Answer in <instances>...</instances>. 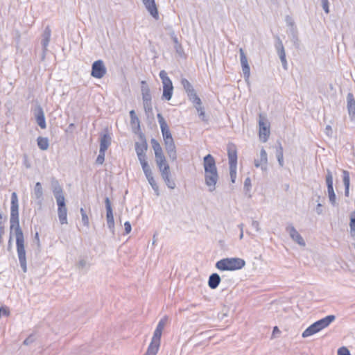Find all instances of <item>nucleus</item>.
Segmentation results:
<instances>
[{"mask_svg":"<svg viewBox=\"0 0 355 355\" xmlns=\"http://www.w3.org/2000/svg\"><path fill=\"white\" fill-rule=\"evenodd\" d=\"M240 61L242 67V71L244 78L247 80L250 75V68L248 64V58L243 49H239Z\"/></svg>","mask_w":355,"mask_h":355,"instance_id":"12","label":"nucleus"},{"mask_svg":"<svg viewBox=\"0 0 355 355\" xmlns=\"http://www.w3.org/2000/svg\"><path fill=\"white\" fill-rule=\"evenodd\" d=\"M140 164L141 165L142 170L146 175V179L153 176L151 168L148 165L147 160L141 162Z\"/></svg>","mask_w":355,"mask_h":355,"instance_id":"36","label":"nucleus"},{"mask_svg":"<svg viewBox=\"0 0 355 355\" xmlns=\"http://www.w3.org/2000/svg\"><path fill=\"white\" fill-rule=\"evenodd\" d=\"M51 187L54 197L59 195H63L62 188L58 180L53 179L51 182Z\"/></svg>","mask_w":355,"mask_h":355,"instance_id":"27","label":"nucleus"},{"mask_svg":"<svg viewBox=\"0 0 355 355\" xmlns=\"http://www.w3.org/2000/svg\"><path fill=\"white\" fill-rule=\"evenodd\" d=\"M159 77L163 84L162 98L167 101H169L172 97L173 91L172 81L171 80V79L167 75V73L164 70L160 71Z\"/></svg>","mask_w":355,"mask_h":355,"instance_id":"4","label":"nucleus"},{"mask_svg":"<svg viewBox=\"0 0 355 355\" xmlns=\"http://www.w3.org/2000/svg\"><path fill=\"white\" fill-rule=\"evenodd\" d=\"M196 107L198 112H199L200 116L202 118V119H204L205 112L203 111V109L201 107V105H196Z\"/></svg>","mask_w":355,"mask_h":355,"instance_id":"62","label":"nucleus"},{"mask_svg":"<svg viewBox=\"0 0 355 355\" xmlns=\"http://www.w3.org/2000/svg\"><path fill=\"white\" fill-rule=\"evenodd\" d=\"M161 175L166 186L170 189H174L175 187V183L173 180L170 178V169L169 166H166L164 167V170L162 173H161Z\"/></svg>","mask_w":355,"mask_h":355,"instance_id":"21","label":"nucleus"},{"mask_svg":"<svg viewBox=\"0 0 355 355\" xmlns=\"http://www.w3.org/2000/svg\"><path fill=\"white\" fill-rule=\"evenodd\" d=\"M130 123L132 126L137 125V128H139V120L136 115L135 110H131L130 112Z\"/></svg>","mask_w":355,"mask_h":355,"instance_id":"38","label":"nucleus"},{"mask_svg":"<svg viewBox=\"0 0 355 355\" xmlns=\"http://www.w3.org/2000/svg\"><path fill=\"white\" fill-rule=\"evenodd\" d=\"M37 146L42 150H46L49 146V139L46 137H39L37 139Z\"/></svg>","mask_w":355,"mask_h":355,"instance_id":"34","label":"nucleus"},{"mask_svg":"<svg viewBox=\"0 0 355 355\" xmlns=\"http://www.w3.org/2000/svg\"><path fill=\"white\" fill-rule=\"evenodd\" d=\"M252 227H254L257 232H259L260 231V227H259V223L258 221L257 220H252Z\"/></svg>","mask_w":355,"mask_h":355,"instance_id":"60","label":"nucleus"},{"mask_svg":"<svg viewBox=\"0 0 355 355\" xmlns=\"http://www.w3.org/2000/svg\"><path fill=\"white\" fill-rule=\"evenodd\" d=\"M159 344L150 342L146 352L144 355H156L159 348Z\"/></svg>","mask_w":355,"mask_h":355,"instance_id":"32","label":"nucleus"},{"mask_svg":"<svg viewBox=\"0 0 355 355\" xmlns=\"http://www.w3.org/2000/svg\"><path fill=\"white\" fill-rule=\"evenodd\" d=\"M187 96L191 101L196 105H201L202 102L200 98L198 96L194 89L187 92Z\"/></svg>","mask_w":355,"mask_h":355,"instance_id":"28","label":"nucleus"},{"mask_svg":"<svg viewBox=\"0 0 355 355\" xmlns=\"http://www.w3.org/2000/svg\"><path fill=\"white\" fill-rule=\"evenodd\" d=\"M157 117L160 125L164 141L173 140V139L172 135L163 116L160 113H159L157 114Z\"/></svg>","mask_w":355,"mask_h":355,"instance_id":"8","label":"nucleus"},{"mask_svg":"<svg viewBox=\"0 0 355 355\" xmlns=\"http://www.w3.org/2000/svg\"><path fill=\"white\" fill-rule=\"evenodd\" d=\"M336 319L335 315H329L324 318H322L314 322L315 327L318 329L319 331L327 327L332 322H334Z\"/></svg>","mask_w":355,"mask_h":355,"instance_id":"17","label":"nucleus"},{"mask_svg":"<svg viewBox=\"0 0 355 355\" xmlns=\"http://www.w3.org/2000/svg\"><path fill=\"white\" fill-rule=\"evenodd\" d=\"M33 114L37 125L42 128H46V120L43 108L40 105H37L33 109Z\"/></svg>","mask_w":355,"mask_h":355,"instance_id":"10","label":"nucleus"},{"mask_svg":"<svg viewBox=\"0 0 355 355\" xmlns=\"http://www.w3.org/2000/svg\"><path fill=\"white\" fill-rule=\"evenodd\" d=\"M343 184L345 185V196L348 197L349 193V182H350V178H349V173L347 171H343Z\"/></svg>","mask_w":355,"mask_h":355,"instance_id":"26","label":"nucleus"},{"mask_svg":"<svg viewBox=\"0 0 355 355\" xmlns=\"http://www.w3.org/2000/svg\"><path fill=\"white\" fill-rule=\"evenodd\" d=\"M275 48L277 54L280 58L281 62L284 69H287V61L286 59V53L283 43L279 37H277V42L275 44Z\"/></svg>","mask_w":355,"mask_h":355,"instance_id":"14","label":"nucleus"},{"mask_svg":"<svg viewBox=\"0 0 355 355\" xmlns=\"http://www.w3.org/2000/svg\"><path fill=\"white\" fill-rule=\"evenodd\" d=\"M153 188V189L154 190L155 194L157 196H159V187L158 185L157 184L156 182L155 183H153L152 185H150Z\"/></svg>","mask_w":355,"mask_h":355,"instance_id":"61","label":"nucleus"},{"mask_svg":"<svg viewBox=\"0 0 355 355\" xmlns=\"http://www.w3.org/2000/svg\"><path fill=\"white\" fill-rule=\"evenodd\" d=\"M321 5L324 11L328 14L329 12V0H321Z\"/></svg>","mask_w":355,"mask_h":355,"instance_id":"51","label":"nucleus"},{"mask_svg":"<svg viewBox=\"0 0 355 355\" xmlns=\"http://www.w3.org/2000/svg\"><path fill=\"white\" fill-rule=\"evenodd\" d=\"M319 332L317 327H315L314 323L310 325L308 328H306L302 333V336L303 338H306L311 336L316 333Z\"/></svg>","mask_w":355,"mask_h":355,"instance_id":"33","label":"nucleus"},{"mask_svg":"<svg viewBox=\"0 0 355 355\" xmlns=\"http://www.w3.org/2000/svg\"><path fill=\"white\" fill-rule=\"evenodd\" d=\"M143 103L144 102H150L151 101V94H142Z\"/></svg>","mask_w":355,"mask_h":355,"instance_id":"57","label":"nucleus"},{"mask_svg":"<svg viewBox=\"0 0 355 355\" xmlns=\"http://www.w3.org/2000/svg\"><path fill=\"white\" fill-rule=\"evenodd\" d=\"M146 10L155 19H159V13L155 0H142Z\"/></svg>","mask_w":355,"mask_h":355,"instance_id":"16","label":"nucleus"},{"mask_svg":"<svg viewBox=\"0 0 355 355\" xmlns=\"http://www.w3.org/2000/svg\"><path fill=\"white\" fill-rule=\"evenodd\" d=\"M144 110L146 114L152 113L153 112V107H152V103L150 102H144Z\"/></svg>","mask_w":355,"mask_h":355,"instance_id":"49","label":"nucleus"},{"mask_svg":"<svg viewBox=\"0 0 355 355\" xmlns=\"http://www.w3.org/2000/svg\"><path fill=\"white\" fill-rule=\"evenodd\" d=\"M220 277L218 274L217 273H212L209 277V280H208V286L211 289H216L220 282Z\"/></svg>","mask_w":355,"mask_h":355,"instance_id":"24","label":"nucleus"},{"mask_svg":"<svg viewBox=\"0 0 355 355\" xmlns=\"http://www.w3.org/2000/svg\"><path fill=\"white\" fill-rule=\"evenodd\" d=\"M203 167L205 170V183L208 187L209 192L216 189V185L219 180L216 161L214 157L208 154L203 158Z\"/></svg>","mask_w":355,"mask_h":355,"instance_id":"2","label":"nucleus"},{"mask_svg":"<svg viewBox=\"0 0 355 355\" xmlns=\"http://www.w3.org/2000/svg\"><path fill=\"white\" fill-rule=\"evenodd\" d=\"M162 331L155 329L151 342L156 343L160 345V339L162 336Z\"/></svg>","mask_w":355,"mask_h":355,"instance_id":"39","label":"nucleus"},{"mask_svg":"<svg viewBox=\"0 0 355 355\" xmlns=\"http://www.w3.org/2000/svg\"><path fill=\"white\" fill-rule=\"evenodd\" d=\"M329 202L333 206L336 205V197L333 187L327 188Z\"/></svg>","mask_w":355,"mask_h":355,"instance_id":"37","label":"nucleus"},{"mask_svg":"<svg viewBox=\"0 0 355 355\" xmlns=\"http://www.w3.org/2000/svg\"><path fill=\"white\" fill-rule=\"evenodd\" d=\"M105 151H102L99 150V154L96 158V162L98 164H102L105 160Z\"/></svg>","mask_w":355,"mask_h":355,"instance_id":"47","label":"nucleus"},{"mask_svg":"<svg viewBox=\"0 0 355 355\" xmlns=\"http://www.w3.org/2000/svg\"><path fill=\"white\" fill-rule=\"evenodd\" d=\"M105 208H106V220L107 225L110 232L114 234V220L113 211L111 206V202L109 198L106 197L105 199Z\"/></svg>","mask_w":355,"mask_h":355,"instance_id":"6","label":"nucleus"},{"mask_svg":"<svg viewBox=\"0 0 355 355\" xmlns=\"http://www.w3.org/2000/svg\"><path fill=\"white\" fill-rule=\"evenodd\" d=\"M58 215L60 223L62 225L67 224V209L66 206L62 207H58Z\"/></svg>","mask_w":355,"mask_h":355,"instance_id":"25","label":"nucleus"},{"mask_svg":"<svg viewBox=\"0 0 355 355\" xmlns=\"http://www.w3.org/2000/svg\"><path fill=\"white\" fill-rule=\"evenodd\" d=\"M147 148L148 146L146 140H142L141 142H136L135 151L139 162L146 160V152Z\"/></svg>","mask_w":355,"mask_h":355,"instance_id":"13","label":"nucleus"},{"mask_svg":"<svg viewBox=\"0 0 355 355\" xmlns=\"http://www.w3.org/2000/svg\"><path fill=\"white\" fill-rule=\"evenodd\" d=\"M141 94L150 93L149 87L148 86L146 82L144 80L141 81Z\"/></svg>","mask_w":355,"mask_h":355,"instance_id":"48","label":"nucleus"},{"mask_svg":"<svg viewBox=\"0 0 355 355\" xmlns=\"http://www.w3.org/2000/svg\"><path fill=\"white\" fill-rule=\"evenodd\" d=\"M326 183L327 188L333 187V176L330 170H327Z\"/></svg>","mask_w":355,"mask_h":355,"instance_id":"43","label":"nucleus"},{"mask_svg":"<svg viewBox=\"0 0 355 355\" xmlns=\"http://www.w3.org/2000/svg\"><path fill=\"white\" fill-rule=\"evenodd\" d=\"M322 205L318 202L317 206H316V208H315V211L316 213L318 214V215H320L322 214Z\"/></svg>","mask_w":355,"mask_h":355,"instance_id":"63","label":"nucleus"},{"mask_svg":"<svg viewBox=\"0 0 355 355\" xmlns=\"http://www.w3.org/2000/svg\"><path fill=\"white\" fill-rule=\"evenodd\" d=\"M55 198L56 200L58 207H62L66 206L64 194L55 196Z\"/></svg>","mask_w":355,"mask_h":355,"instance_id":"45","label":"nucleus"},{"mask_svg":"<svg viewBox=\"0 0 355 355\" xmlns=\"http://www.w3.org/2000/svg\"><path fill=\"white\" fill-rule=\"evenodd\" d=\"M5 234L4 222L0 221V243H2V236Z\"/></svg>","mask_w":355,"mask_h":355,"instance_id":"52","label":"nucleus"},{"mask_svg":"<svg viewBox=\"0 0 355 355\" xmlns=\"http://www.w3.org/2000/svg\"><path fill=\"white\" fill-rule=\"evenodd\" d=\"M155 161L160 171V173H162L164 166H168V164L166 163V160L164 154L155 156Z\"/></svg>","mask_w":355,"mask_h":355,"instance_id":"31","label":"nucleus"},{"mask_svg":"<svg viewBox=\"0 0 355 355\" xmlns=\"http://www.w3.org/2000/svg\"><path fill=\"white\" fill-rule=\"evenodd\" d=\"M332 133H333V131H332L331 126L330 125H327L326 126V128H325V134L328 137H331L332 136Z\"/></svg>","mask_w":355,"mask_h":355,"instance_id":"59","label":"nucleus"},{"mask_svg":"<svg viewBox=\"0 0 355 355\" xmlns=\"http://www.w3.org/2000/svg\"><path fill=\"white\" fill-rule=\"evenodd\" d=\"M181 84L183 86L186 92L193 89V86L189 83V81L184 78H182L181 79Z\"/></svg>","mask_w":355,"mask_h":355,"instance_id":"44","label":"nucleus"},{"mask_svg":"<svg viewBox=\"0 0 355 355\" xmlns=\"http://www.w3.org/2000/svg\"><path fill=\"white\" fill-rule=\"evenodd\" d=\"M227 155L229 159V165L237 164V153L236 146L230 144L227 146Z\"/></svg>","mask_w":355,"mask_h":355,"instance_id":"22","label":"nucleus"},{"mask_svg":"<svg viewBox=\"0 0 355 355\" xmlns=\"http://www.w3.org/2000/svg\"><path fill=\"white\" fill-rule=\"evenodd\" d=\"M338 355H351V354L347 347H342L338 349Z\"/></svg>","mask_w":355,"mask_h":355,"instance_id":"50","label":"nucleus"},{"mask_svg":"<svg viewBox=\"0 0 355 355\" xmlns=\"http://www.w3.org/2000/svg\"><path fill=\"white\" fill-rule=\"evenodd\" d=\"M111 137L107 133H104L101 135V142H100V150L106 151L108 147L111 144Z\"/></svg>","mask_w":355,"mask_h":355,"instance_id":"23","label":"nucleus"},{"mask_svg":"<svg viewBox=\"0 0 355 355\" xmlns=\"http://www.w3.org/2000/svg\"><path fill=\"white\" fill-rule=\"evenodd\" d=\"M107 72L104 62L101 60L95 61L92 65L91 76L96 78H103Z\"/></svg>","mask_w":355,"mask_h":355,"instance_id":"5","label":"nucleus"},{"mask_svg":"<svg viewBox=\"0 0 355 355\" xmlns=\"http://www.w3.org/2000/svg\"><path fill=\"white\" fill-rule=\"evenodd\" d=\"M259 125L260 139L263 142H266L270 135V130L269 126L268 125L267 123L263 121V119L261 117V116H259Z\"/></svg>","mask_w":355,"mask_h":355,"instance_id":"15","label":"nucleus"},{"mask_svg":"<svg viewBox=\"0 0 355 355\" xmlns=\"http://www.w3.org/2000/svg\"><path fill=\"white\" fill-rule=\"evenodd\" d=\"M19 205L17 193L13 192L11 196L10 218V231H15L16 236L17 252L20 266L24 272H27V264L26 257V250L24 247V237L23 232L19 226Z\"/></svg>","mask_w":355,"mask_h":355,"instance_id":"1","label":"nucleus"},{"mask_svg":"<svg viewBox=\"0 0 355 355\" xmlns=\"http://www.w3.org/2000/svg\"><path fill=\"white\" fill-rule=\"evenodd\" d=\"M165 324H166V319H162L158 322V324H157L156 329L163 331Z\"/></svg>","mask_w":355,"mask_h":355,"instance_id":"56","label":"nucleus"},{"mask_svg":"<svg viewBox=\"0 0 355 355\" xmlns=\"http://www.w3.org/2000/svg\"><path fill=\"white\" fill-rule=\"evenodd\" d=\"M155 161L160 171V173H162L164 166H168V164L166 163V160L164 154L155 156Z\"/></svg>","mask_w":355,"mask_h":355,"instance_id":"30","label":"nucleus"},{"mask_svg":"<svg viewBox=\"0 0 355 355\" xmlns=\"http://www.w3.org/2000/svg\"><path fill=\"white\" fill-rule=\"evenodd\" d=\"M82 217V222L85 226L87 227H89V218L87 214H83Z\"/></svg>","mask_w":355,"mask_h":355,"instance_id":"55","label":"nucleus"},{"mask_svg":"<svg viewBox=\"0 0 355 355\" xmlns=\"http://www.w3.org/2000/svg\"><path fill=\"white\" fill-rule=\"evenodd\" d=\"M251 187V180L250 178H245L244 181V189L246 191H249Z\"/></svg>","mask_w":355,"mask_h":355,"instance_id":"54","label":"nucleus"},{"mask_svg":"<svg viewBox=\"0 0 355 355\" xmlns=\"http://www.w3.org/2000/svg\"><path fill=\"white\" fill-rule=\"evenodd\" d=\"M349 226L351 232L355 233V211L352 212L351 214Z\"/></svg>","mask_w":355,"mask_h":355,"instance_id":"46","label":"nucleus"},{"mask_svg":"<svg viewBox=\"0 0 355 355\" xmlns=\"http://www.w3.org/2000/svg\"><path fill=\"white\" fill-rule=\"evenodd\" d=\"M245 262L241 258H225L218 261L216 267L220 270H236L241 269Z\"/></svg>","mask_w":355,"mask_h":355,"instance_id":"3","label":"nucleus"},{"mask_svg":"<svg viewBox=\"0 0 355 355\" xmlns=\"http://www.w3.org/2000/svg\"><path fill=\"white\" fill-rule=\"evenodd\" d=\"M51 35V31L50 27L48 26L45 28L44 30V32L42 33V45L43 47V58L44 57L45 53L47 51V47L49 46L50 39Z\"/></svg>","mask_w":355,"mask_h":355,"instance_id":"19","label":"nucleus"},{"mask_svg":"<svg viewBox=\"0 0 355 355\" xmlns=\"http://www.w3.org/2000/svg\"><path fill=\"white\" fill-rule=\"evenodd\" d=\"M347 107L349 116L352 119L355 118V98L352 93L347 95Z\"/></svg>","mask_w":355,"mask_h":355,"instance_id":"20","label":"nucleus"},{"mask_svg":"<svg viewBox=\"0 0 355 355\" xmlns=\"http://www.w3.org/2000/svg\"><path fill=\"white\" fill-rule=\"evenodd\" d=\"M124 227H125V234H129L131 232V230H132L131 225H130V222L126 221L124 223Z\"/></svg>","mask_w":355,"mask_h":355,"instance_id":"58","label":"nucleus"},{"mask_svg":"<svg viewBox=\"0 0 355 355\" xmlns=\"http://www.w3.org/2000/svg\"><path fill=\"white\" fill-rule=\"evenodd\" d=\"M151 144H152V147H153V148L154 150L155 155V156L164 154L163 151H162V148L159 143L156 139H151Z\"/></svg>","mask_w":355,"mask_h":355,"instance_id":"35","label":"nucleus"},{"mask_svg":"<svg viewBox=\"0 0 355 355\" xmlns=\"http://www.w3.org/2000/svg\"><path fill=\"white\" fill-rule=\"evenodd\" d=\"M236 166L237 164L230 165V175L232 183L235 182L236 178Z\"/></svg>","mask_w":355,"mask_h":355,"instance_id":"42","label":"nucleus"},{"mask_svg":"<svg viewBox=\"0 0 355 355\" xmlns=\"http://www.w3.org/2000/svg\"><path fill=\"white\" fill-rule=\"evenodd\" d=\"M33 198L35 199V204L38 209H41L44 201L43 189L40 182H36L32 193Z\"/></svg>","mask_w":355,"mask_h":355,"instance_id":"9","label":"nucleus"},{"mask_svg":"<svg viewBox=\"0 0 355 355\" xmlns=\"http://www.w3.org/2000/svg\"><path fill=\"white\" fill-rule=\"evenodd\" d=\"M286 231L289 234L291 239L301 246H305L306 243L293 224L289 223L286 227Z\"/></svg>","mask_w":355,"mask_h":355,"instance_id":"7","label":"nucleus"},{"mask_svg":"<svg viewBox=\"0 0 355 355\" xmlns=\"http://www.w3.org/2000/svg\"><path fill=\"white\" fill-rule=\"evenodd\" d=\"M276 157L280 166H284L283 147L280 142H277L276 146Z\"/></svg>","mask_w":355,"mask_h":355,"instance_id":"29","label":"nucleus"},{"mask_svg":"<svg viewBox=\"0 0 355 355\" xmlns=\"http://www.w3.org/2000/svg\"><path fill=\"white\" fill-rule=\"evenodd\" d=\"M77 267L79 270H87L89 268V264L87 263L86 259H81L78 261L77 263Z\"/></svg>","mask_w":355,"mask_h":355,"instance_id":"40","label":"nucleus"},{"mask_svg":"<svg viewBox=\"0 0 355 355\" xmlns=\"http://www.w3.org/2000/svg\"><path fill=\"white\" fill-rule=\"evenodd\" d=\"M35 340V336L33 335L29 336L26 339L24 340V344L25 345H28L33 343Z\"/></svg>","mask_w":355,"mask_h":355,"instance_id":"53","label":"nucleus"},{"mask_svg":"<svg viewBox=\"0 0 355 355\" xmlns=\"http://www.w3.org/2000/svg\"><path fill=\"white\" fill-rule=\"evenodd\" d=\"M1 315L8 316L10 315V311L8 308H1Z\"/></svg>","mask_w":355,"mask_h":355,"instance_id":"64","label":"nucleus"},{"mask_svg":"<svg viewBox=\"0 0 355 355\" xmlns=\"http://www.w3.org/2000/svg\"><path fill=\"white\" fill-rule=\"evenodd\" d=\"M254 164L255 167L261 168L262 171H266L268 170V155L263 148L260 150V158L255 159Z\"/></svg>","mask_w":355,"mask_h":355,"instance_id":"11","label":"nucleus"},{"mask_svg":"<svg viewBox=\"0 0 355 355\" xmlns=\"http://www.w3.org/2000/svg\"><path fill=\"white\" fill-rule=\"evenodd\" d=\"M164 146L170 159L172 161H175L177 159V153L176 147L173 139L164 141Z\"/></svg>","mask_w":355,"mask_h":355,"instance_id":"18","label":"nucleus"},{"mask_svg":"<svg viewBox=\"0 0 355 355\" xmlns=\"http://www.w3.org/2000/svg\"><path fill=\"white\" fill-rule=\"evenodd\" d=\"M171 37H172V40H173V42L175 44V46L174 47H175V49L176 50V52L180 54L182 53V48L181 46V44L178 42V37H176V35L174 33H173L171 35Z\"/></svg>","mask_w":355,"mask_h":355,"instance_id":"41","label":"nucleus"}]
</instances>
